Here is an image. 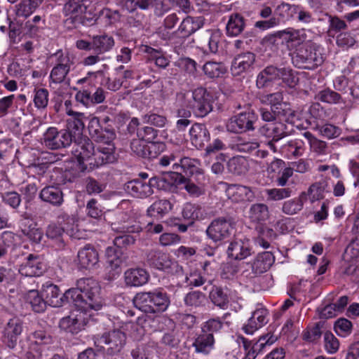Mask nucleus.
<instances>
[{
	"label": "nucleus",
	"instance_id": "1",
	"mask_svg": "<svg viewBox=\"0 0 359 359\" xmlns=\"http://www.w3.org/2000/svg\"><path fill=\"white\" fill-rule=\"evenodd\" d=\"M100 287L92 278H82L77 281L76 287L61 294L59 287L52 283L43 285L42 296L46 303L53 307H60L65 303H72L79 310H100L103 301L100 296Z\"/></svg>",
	"mask_w": 359,
	"mask_h": 359
},
{
	"label": "nucleus",
	"instance_id": "2",
	"mask_svg": "<svg viewBox=\"0 0 359 359\" xmlns=\"http://www.w3.org/2000/svg\"><path fill=\"white\" fill-rule=\"evenodd\" d=\"M66 112L72 118L67 121V128L59 130L55 127L48 128L43 135L42 144L49 149L57 150L66 148L82 135L86 118L83 113L76 112L69 109L70 101H65Z\"/></svg>",
	"mask_w": 359,
	"mask_h": 359
},
{
	"label": "nucleus",
	"instance_id": "3",
	"mask_svg": "<svg viewBox=\"0 0 359 359\" xmlns=\"http://www.w3.org/2000/svg\"><path fill=\"white\" fill-rule=\"evenodd\" d=\"M133 304L144 313H162L168 309L170 299L165 292L155 290L152 292L137 293L133 298Z\"/></svg>",
	"mask_w": 359,
	"mask_h": 359
},
{
	"label": "nucleus",
	"instance_id": "4",
	"mask_svg": "<svg viewBox=\"0 0 359 359\" xmlns=\"http://www.w3.org/2000/svg\"><path fill=\"white\" fill-rule=\"evenodd\" d=\"M73 142L75 143L73 154L78 160V163L75 165L74 168L66 172V177L69 175H72L69 178V181H73L76 178L81 177V174L87 169L86 165H84V161H93L95 153L93 143L88 137H83L81 135Z\"/></svg>",
	"mask_w": 359,
	"mask_h": 359
},
{
	"label": "nucleus",
	"instance_id": "5",
	"mask_svg": "<svg viewBox=\"0 0 359 359\" xmlns=\"http://www.w3.org/2000/svg\"><path fill=\"white\" fill-rule=\"evenodd\" d=\"M293 64L301 69H314L324 62L320 46L315 43H309L299 47L293 53Z\"/></svg>",
	"mask_w": 359,
	"mask_h": 359
},
{
	"label": "nucleus",
	"instance_id": "6",
	"mask_svg": "<svg viewBox=\"0 0 359 359\" xmlns=\"http://www.w3.org/2000/svg\"><path fill=\"white\" fill-rule=\"evenodd\" d=\"M126 342V335L120 329H114L95 337V344L104 351L114 355L122 350Z\"/></svg>",
	"mask_w": 359,
	"mask_h": 359
},
{
	"label": "nucleus",
	"instance_id": "7",
	"mask_svg": "<svg viewBox=\"0 0 359 359\" xmlns=\"http://www.w3.org/2000/svg\"><path fill=\"white\" fill-rule=\"evenodd\" d=\"M187 107L198 117H204L212 110V96L202 87L193 90L191 99L188 100Z\"/></svg>",
	"mask_w": 359,
	"mask_h": 359
},
{
	"label": "nucleus",
	"instance_id": "8",
	"mask_svg": "<svg viewBox=\"0 0 359 359\" xmlns=\"http://www.w3.org/2000/svg\"><path fill=\"white\" fill-rule=\"evenodd\" d=\"M178 164H175V172L180 175L184 173L183 176L186 177L194 178L195 181L203 184L204 181L205 173L203 169L200 168V161L196 158H191L189 157L184 156L180 154V158L179 159Z\"/></svg>",
	"mask_w": 359,
	"mask_h": 359
},
{
	"label": "nucleus",
	"instance_id": "9",
	"mask_svg": "<svg viewBox=\"0 0 359 359\" xmlns=\"http://www.w3.org/2000/svg\"><path fill=\"white\" fill-rule=\"evenodd\" d=\"M165 181L157 177H151L149 182L141 180H134L126 184V190L131 195L137 198L147 197L154 193V188L160 189Z\"/></svg>",
	"mask_w": 359,
	"mask_h": 359
},
{
	"label": "nucleus",
	"instance_id": "10",
	"mask_svg": "<svg viewBox=\"0 0 359 359\" xmlns=\"http://www.w3.org/2000/svg\"><path fill=\"white\" fill-rule=\"evenodd\" d=\"M62 13L65 15L64 22L69 29L76 28L83 24V13L86 6L83 4L86 0H65Z\"/></svg>",
	"mask_w": 359,
	"mask_h": 359
},
{
	"label": "nucleus",
	"instance_id": "11",
	"mask_svg": "<svg viewBox=\"0 0 359 359\" xmlns=\"http://www.w3.org/2000/svg\"><path fill=\"white\" fill-rule=\"evenodd\" d=\"M275 262V257L271 252L259 253L252 262L246 263L247 269L242 275L248 278H253L268 271Z\"/></svg>",
	"mask_w": 359,
	"mask_h": 359
},
{
	"label": "nucleus",
	"instance_id": "12",
	"mask_svg": "<svg viewBox=\"0 0 359 359\" xmlns=\"http://www.w3.org/2000/svg\"><path fill=\"white\" fill-rule=\"evenodd\" d=\"M147 262L156 269L172 273L182 270L176 262L172 261L169 255L157 250H151L147 253Z\"/></svg>",
	"mask_w": 359,
	"mask_h": 359
},
{
	"label": "nucleus",
	"instance_id": "13",
	"mask_svg": "<svg viewBox=\"0 0 359 359\" xmlns=\"http://www.w3.org/2000/svg\"><path fill=\"white\" fill-rule=\"evenodd\" d=\"M233 228L231 219L219 217L209 224L206 229V233L210 239L214 242H219L229 237Z\"/></svg>",
	"mask_w": 359,
	"mask_h": 359
},
{
	"label": "nucleus",
	"instance_id": "14",
	"mask_svg": "<svg viewBox=\"0 0 359 359\" xmlns=\"http://www.w3.org/2000/svg\"><path fill=\"white\" fill-rule=\"evenodd\" d=\"M257 121V116L252 111L242 112L232 116L226 123L228 131L240 133L255 129L253 125Z\"/></svg>",
	"mask_w": 359,
	"mask_h": 359
},
{
	"label": "nucleus",
	"instance_id": "15",
	"mask_svg": "<svg viewBox=\"0 0 359 359\" xmlns=\"http://www.w3.org/2000/svg\"><path fill=\"white\" fill-rule=\"evenodd\" d=\"M138 138L134 139L130 142V149L136 155L144 158H154L157 157L164 145L161 143L149 142Z\"/></svg>",
	"mask_w": 359,
	"mask_h": 359
},
{
	"label": "nucleus",
	"instance_id": "16",
	"mask_svg": "<svg viewBox=\"0 0 359 359\" xmlns=\"http://www.w3.org/2000/svg\"><path fill=\"white\" fill-rule=\"evenodd\" d=\"M256 55L251 52L236 55L231 62V72L233 76H240L251 72L254 68Z\"/></svg>",
	"mask_w": 359,
	"mask_h": 359
},
{
	"label": "nucleus",
	"instance_id": "17",
	"mask_svg": "<svg viewBox=\"0 0 359 359\" xmlns=\"http://www.w3.org/2000/svg\"><path fill=\"white\" fill-rule=\"evenodd\" d=\"M46 269V265L43 259L38 255L30 254L22 263L18 271L25 276H39L43 273Z\"/></svg>",
	"mask_w": 359,
	"mask_h": 359
},
{
	"label": "nucleus",
	"instance_id": "18",
	"mask_svg": "<svg viewBox=\"0 0 359 359\" xmlns=\"http://www.w3.org/2000/svg\"><path fill=\"white\" fill-rule=\"evenodd\" d=\"M83 311H77L62 318L60 322V328L72 334H77L83 330L86 325V318Z\"/></svg>",
	"mask_w": 359,
	"mask_h": 359
},
{
	"label": "nucleus",
	"instance_id": "19",
	"mask_svg": "<svg viewBox=\"0 0 359 359\" xmlns=\"http://www.w3.org/2000/svg\"><path fill=\"white\" fill-rule=\"evenodd\" d=\"M21 217L20 229L22 234L31 242L39 243L43 237L42 229L38 227L37 223L28 214L24 213Z\"/></svg>",
	"mask_w": 359,
	"mask_h": 359
},
{
	"label": "nucleus",
	"instance_id": "20",
	"mask_svg": "<svg viewBox=\"0 0 359 359\" xmlns=\"http://www.w3.org/2000/svg\"><path fill=\"white\" fill-rule=\"evenodd\" d=\"M77 261L79 266L81 269H93L99 262L98 252L93 246L86 245L79 250Z\"/></svg>",
	"mask_w": 359,
	"mask_h": 359
},
{
	"label": "nucleus",
	"instance_id": "21",
	"mask_svg": "<svg viewBox=\"0 0 359 359\" xmlns=\"http://www.w3.org/2000/svg\"><path fill=\"white\" fill-rule=\"evenodd\" d=\"M114 151V144H108V147L104 144L97 145L95 149L93 161L89 162V165L93 167H99L114 162L116 159Z\"/></svg>",
	"mask_w": 359,
	"mask_h": 359
},
{
	"label": "nucleus",
	"instance_id": "22",
	"mask_svg": "<svg viewBox=\"0 0 359 359\" xmlns=\"http://www.w3.org/2000/svg\"><path fill=\"white\" fill-rule=\"evenodd\" d=\"M22 332V321L17 318H11L6 325L2 333L4 342L9 348H14L18 337Z\"/></svg>",
	"mask_w": 359,
	"mask_h": 359
},
{
	"label": "nucleus",
	"instance_id": "23",
	"mask_svg": "<svg viewBox=\"0 0 359 359\" xmlns=\"http://www.w3.org/2000/svg\"><path fill=\"white\" fill-rule=\"evenodd\" d=\"M229 257L234 259L241 260L251 255V247L249 239L235 238L228 247Z\"/></svg>",
	"mask_w": 359,
	"mask_h": 359
},
{
	"label": "nucleus",
	"instance_id": "24",
	"mask_svg": "<svg viewBox=\"0 0 359 359\" xmlns=\"http://www.w3.org/2000/svg\"><path fill=\"white\" fill-rule=\"evenodd\" d=\"M267 316L268 311L266 309L263 308L256 309L252 313L248 323L243 325V331L248 334H253L267 323Z\"/></svg>",
	"mask_w": 359,
	"mask_h": 359
},
{
	"label": "nucleus",
	"instance_id": "25",
	"mask_svg": "<svg viewBox=\"0 0 359 359\" xmlns=\"http://www.w3.org/2000/svg\"><path fill=\"white\" fill-rule=\"evenodd\" d=\"M215 343V337L212 334L201 332L195 338L192 346L197 353L208 355L214 349Z\"/></svg>",
	"mask_w": 359,
	"mask_h": 359
},
{
	"label": "nucleus",
	"instance_id": "26",
	"mask_svg": "<svg viewBox=\"0 0 359 359\" xmlns=\"http://www.w3.org/2000/svg\"><path fill=\"white\" fill-rule=\"evenodd\" d=\"M191 144L196 147H203L210 140V133L206 126L201 123L194 124L190 130Z\"/></svg>",
	"mask_w": 359,
	"mask_h": 359
},
{
	"label": "nucleus",
	"instance_id": "27",
	"mask_svg": "<svg viewBox=\"0 0 359 359\" xmlns=\"http://www.w3.org/2000/svg\"><path fill=\"white\" fill-rule=\"evenodd\" d=\"M261 133L273 141H278L287 136L286 126L280 121L268 123L261 128Z\"/></svg>",
	"mask_w": 359,
	"mask_h": 359
},
{
	"label": "nucleus",
	"instance_id": "28",
	"mask_svg": "<svg viewBox=\"0 0 359 359\" xmlns=\"http://www.w3.org/2000/svg\"><path fill=\"white\" fill-rule=\"evenodd\" d=\"M227 191L229 198L234 202L252 201L255 198V193L249 187L233 184L229 187Z\"/></svg>",
	"mask_w": 359,
	"mask_h": 359
},
{
	"label": "nucleus",
	"instance_id": "29",
	"mask_svg": "<svg viewBox=\"0 0 359 359\" xmlns=\"http://www.w3.org/2000/svg\"><path fill=\"white\" fill-rule=\"evenodd\" d=\"M149 279L148 273L143 269H130L125 272V281L128 285L138 287L145 284Z\"/></svg>",
	"mask_w": 359,
	"mask_h": 359
},
{
	"label": "nucleus",
	"instance_id": "30",
	"mask_svg": "<svg viewBox=\"0 0 359 359\" xmlns=\"http://www.w3.org/2000/svg\"><path fill=\"white\" fill-rule=\"evenodd\" d=\"M40 198L55 206H60L63 203V194L60 188L54 186L46 187L40 192Z\"/></svg>",
	"mask_w": 359,
	"mask_h": 359
},
{
	"label": "nucleus",
	"instance_id": "31",
	"mask_svg": "<svg viewBox=\"0 0 359 359\" xmlns=\"http://www.w3.org/2000/svg\"><path fill=\"white\" fill-rule=\"evenodd\" d=\"M204 18L203 16L185 18L179 27V31L184 36H188L196 31L201 29L204 25Z\"/></svg>",
	"mask_w": 359,
	"mask_h": 359
},
{
	"label": "nucleus",
	"instance_id": "32",
	"mask_svg": "<svg viewBox=\"0 0 359 359\" xmlns=\"http://www.w3.org/2000/svg\"><path fill=\"white\" fill-rule=\"evenodd\" d=\"M278 67L269 65L260 72L256 80L258 88H264L269 86L273 81L278 79Z\"/></svg>",
	"mask_w": 359,
	"mask_h": 359
},
{
	"label": "nucleus",
	"instance_id": "33",
	"mask_svg": "<svg viewBox=\"0 0 359 359\" xmlns=\"http://www.w3.org/2000/svg\"><path fill=\"white\" fill-rule=\"evenodd\" d=\"M273 36L276 38L282 39L286 43L300 44L306 39V34L302 33L299 29L287 28L283 30L275 32Z\"/></svg>",
	"mask_w": 359,
	"mask_h": 359
},
{
	"label": "nucleus",
	"instance_id": "34",
	"mask_svg": "<svg viewBox=\"0 0 359 359\" xmlns=\"http://www.w3.org/2000/svg\"><path fill=\"white\" fill-rule=\"evenodd\" d=\"M179 182L184 184L185 190L191 196H198L203 194L204 187L208 182V179L204 176V181L203 184L195 181L194 178H188L183 175L179 176Z\"/></svg>",
	"mask_w": 359,
	"mask_h": 359
},
{
	"label": "nucleus",
	"instance_id": "35",
	"mask_svg": "<svg viewBox=\"0 0 359 359\" xmlns=\"http://www.w3.org/2000/svg\"><path fill=\"white\" fill-rule=\"evenodd\" d=\"M64 232V227L60 226L55 222L50 223L46 229V237L55 242L58 250L63 249L65 245L63 239Z\"/></svg>",
	"mask_w": 359,
	"mask_h": 359
},
{
	"label": "nucleus",
	"instance_id": "36",
	"mask_svg": "<svg viewBox=\"0 0 359 359\" xmlns=\"http://www.w3.org/2000/svg\"><path fill=\"white\" fill-rule=\"evenodd\" d=\"M303 136L308 140L310 151L317 156H324L328 154V144L318 139L311 133L307 131L303 133Z\"/></svg>",
	"mask_w": 359,
	"mask_h": 359
},
{
	"label": "nucleus",
	"instance_id": "37",
	"mask_svg": "<svg viewBox=\"0 0 359 359\" xmlns=\"http://www.w3.org/2000/svg\"><path fill=\"white\" fill-rule=\"evenodd\" d=\"M244 18L239 13L230 15L226 26V34L229 36H236L244 29Z\"/></svg>",
	"mask_w": 359,
	"mask_h": 359
},
{
	"label": "nucleus",
	"instance_id": "38",
	"mask_svg": "<svg viewBox=\"0 0 359 359\" xmlns=\"http://www.w3.org/2000/svg\"><path fill=\"white\" fill-rule=\"evenodd\" d=\"M114 45L113 37L107 34L96 35L93 37V49L98 54L109 51Z\"/></svg>",
	"mask_w": 359,
	"mask_h": 359
},
{
	"label": "nucleus",
	"instance_id": "39",
	"mask_svg": "<svg viewBox=\"0 0 359 359\" xmlns=\"http://www.w3.org/2000/svg\"><path fill=\"white\" fill-rule=\"evenodd\" d=\"M269 216V208L264 203H255L249 210V217L254 222L266 221Z\"/></svg>",
	"mask_w": 359,
	"mask_h": 359
},
{
	"label": "nucleus",
	"instance_id": "40",
	"mask_svg": "<svg viewBox=\"0 0 359 359\" xmlns=\"http://www.w3.org/2000/svg\"><path fill=\"white\" fill-rule=\"evenodd\" d=\"M43 0H22L16 6L15 14L18 17L27 18L41 4Z\"/></svg>",
	"mask_w": 359,
	"mask_h": 359
},
{
	"label": "nucleus",
	"instance_id": "41",
	"mask_svg": "<svg viewBox=\"0 0 359 359\" xmlns=\"http://www.w3.org/2000/svg\"><path fill=\"white\" fill-rule=\"evenodd\" d=\"M209 298L215 306L225 309L229 303V297L224 290L217 286H213L210 291Z\"/></svg>",
	"mask_w": 359,
	"mask_h": 359
},
{
	"label": "nucleus",
	"instance_id": "42",
	"mask_svg": "<svg viewBox=\"0 0 359 359\" xmlns=\"http://www.w3.org/2000/svg\"><path fill=\"white\" fill-rule=\"evenodd\" d=\"M184 302L187 306L197 308L204 306L207 302V298L203 292L195 290L187 293L184 297Z\"/></svg>",
	"mask_w": 359,
	"mask_h": 359
},
{
	"label": "nucleus",
	"instance_id": "43",
	"mask_svg": "<svg viewBox=\"0 0 359 359\" xmlns=\"http://www.w3.org/2000/svg\"><path fill=\"white\" fill-rule=\"evenodd\" d=\"M172 209V204L168 200L155 201L149 208L148 214L151 217H163Z\"/></svg>",
	"mask_w": 359,
	"mask_h": 359
},
{
	"label": "nucleus",
	"instance_id": "44",
	"mask_svg": "<svg viewBox=\"0 0 359 359\" xmlns=\"http://www.w3.org/2000/svg\"><path fill=\"white\" fill-rule=\"evenodd\" d=\"M158 0H123L122 6L128 12H133L137 8L148 10L153 7Z\"/></svg>",
	"mask_w": 359,
	"mask_h": 359
},
{
	"label": "nucleus",
	"instance_id": "45",
	"mask_svg": "<svg viewBox=\"0 0 359 359\" xmlns=\"http://www.w3.org/2000/svg\"><path fill=\"white\" fill-rule=\"evenodd\" d=\"M326 15L328 17L329 27L327 34L330 36L334 37L336 34H339L347 29V24L339 17L327 13Z\"/></svg>",
	"mask_w": 359,
	"mask_h": 359
},
{
	"label": "nucleus",
	"instance_id": "46",
	"mask_svg": "<svg viewBox=\"0 0 359 359\" xmlns=\"http://www.w3.org/2000/svg\"><path fill=\"white\" fill-rule=\"evenodd\" d=\"M27 301L35 312H43L46 308L47 303L46 299L36 290H30L28 292Z\"/></svg>",
	"mask_w": 359,
	"mask_h": 359
},
{
	"label": "nucleus",
	"instance_id": "47",
	"mask_svg": "<svg viewBox=\"0 0 359 359\" xmlns=\"http://www.w3.org/2000/svg\"><path fill=\"white\" fill-rule=\"evenodd\" d=\"M228 170L235 175H243L248 170V163L245 158L241 156L231 158L227 163Z\"/></svg>",
	"mask_w": 359,
	"mask_h": 359
},
{
	"label": "nucleus",
	"instance_id": "48",
	"mask_svg": "<svg viewBox=\"0 0 359 359\" xmlns=\"http://www.w3.org/2000/svg\"><path fill=\"white\" fill-rule=\"evenodd\" d=\"M275 115L277 121L292 122L294 116V111L290 107L283 102L279 105H275Z\"/></svg>",
	"mask_w": 359,
	"mask_h": 359
},
{
	"label": "nucleus",
	"instance_id": "49",
	"mask_svg": "<svg viewBox=\"0 0 359 359\" xmlns=\"http://www.w3.org/2000/svg\"><path fill=\"white\" fill-rule=\"evenodd\" d=\"M204 73L210 78H217L226 72L223 63L216 62H207L203 67Z\"/></svg>",
	"mask_w": 359,
	"mask_h": 359
},
{
	"label": "nucleus",
	"instance_id": "50",
	"mask_svg": "<svg viewBox=\"0 0 359 359\" xmlns=\"http://www.w3.org/2000/svg\"><path fill=\"white\" fill-rule=\"evenodd\" d=\"M182 215L185 219L191 220L202 219L204 218L205 212L201 206L196 204L187 203L185 205Z\"/></svg>",
	"mask_w": 359,
	"mask_h": 359
},
{
	"label": "nucleus",
	"instance_id": "51",
	"mask_svg": "<svg viewBox=\"0 0 359 359\" xmlns=\"http://www.w3.org/2000/svg\"><path fill=\"white\" fill-rule=\"evenodd\" d=\"M313 129L318 131L320 135L327 139L336 138L341 134L340 128L330 123L317 124Z\"/></svg>",
	"mask_w": 359,
	"mask_h": 359
},
{
	"label": "nucleus",
	"instance_id": "52",
	"mask_svg": "<svg viewBox=\"0 0 359 359\" xmlns=\"http://www.w3.org/2000/svg\"><path fill=\"white\" fill-rule=\"evenodd\" d=\"M267 200L277 201L290 198L292 190L290 188H273L265 191Z\"/></svg>",
	"mask_w": 359,
	"mask_h": 359
},
{
	"label": "nucleus",
	"instance_id": "53",
	"mask_svg": "<svg viewBox=\"0 0 359 359\" xmlns=\"http://www.w3.org/2000/svg\"><path fill=\"white\" fill-rule=\"evenodd\" d=\"M115 137L114 130L111 128L104 127L93 139L97 142L98 145L104 144L105 147H108V144H114L113 141Z\"/></svg>",
	"mask_w": 359,
	"mask_h": 359
},
{
	"label": "nucleus",
	"instance_id": "54",
	"mask_svg": "<svg viewBox=\"0 0 359 359\" xmlns=\"http://www.w3.org/2000/svg\"><path fill=\"white\" fill-rule=\"evenodd\" d=\"M299 8V5L290 4L283 1L276 6L275 11L281 18H290L297 14Z\"/></svg>",
	"mask_w": 359,
	"mask_h": 359
},
{
	"label": "nucleus",
	"instance_id": "55",
	"mask_svg": "<svg viewBox=\"0 0 359 359\" xmlns=\"http://www.w3.org/2000/svg\"><path fill=\"white\" fill-rule=\"evenodd\" d=\"M303 205V201L300 198H293L283 203L282 211L286 215H293L301 211Z\"/></svg>",
	"mask_w": 359,
	"mask_h": 359
},
{
	"label": "nucleus",
	"instance_id": "56",
	"mask_svg": "<svg viewBox=\"0 0 359 359\" xmlns=\"http://www.w3.org/2000/svg\"><path fill=\"white\" fill-rule=\"evenodd\" d=\"M318 100L328 104H339L342 102L341 96L330 88L320 91L317 95Z\"/></svg>",
	"mask_w": 359,
	"mask_h": 359
},
{
	"label": "nucleus",
	"instance_id": "57",
	"mask_svg": "<svg viewBox=\"0 0 359 359\" xmlns=\"http://www.w3.org/2000/svg\"><path fill=\"white\" fill-rule=\"evenodd\" d=\"M278 79L290 87L294 86L298 82V78L294 72L288 67H278Z\"/></svg>",
	"mask_w": 359,
	"mask_h": 359
},
{
	"label": "nucleus",
	"instance_id": "58",
	"mask_svg": "<svg viewBox=\"0 0 359 359\" xmlns=\"http://www.w3.org/2000/svg\"><path fill=\"white\" fill-rule=\"evenodd\" d=\"M355 43V35L349 32H341L336 36V43L340 48H348Z\"/></svg>",
	"mask_w": 359,
	"mask_h": 359
},
{
	"label": "nucleus",
	"instance_id": "59",
	"mask_svg": "<svg viewBox=\"0 0 359 359\" xmlns=\"http://www.w3.org/2000/svg\"><path fill=\"white\" fill-rule=\"evenodd\" d=\"M16 278L15 270L11 266H0V285L4 287L11 284Z\"/></svg>",
	"mask_w": 359,
	"mask_h": 359
},
{
	"label": "nucleus",
	"instance_id": "60",
	"mask_svg": "<svg viewBox=\"0 0 359 359\" xmlns=\"http://www.w3.org/2000/svg\"><path fill=\"white\" fill-rule=\"evenodd\" d=\"M220 40V34L218 32H212L209 33L208 36L204 39L203 41V48L212 53H215L218 50L219 42Z\"/></svg>",
	"mask_w": 359,
	"mask_h": 359
},
{
	"label": "nucleus",
	"instance_id": "61",
	"mask_svg": "<svg viewBox=\"0 0 359 359\" xmlns=\"http://www.w3.org/2000/svg\"><path fill=\"white\" fill-rule=\"evenodd\" d=\"M278 340V337L269 332L266 334L262 335L259 339L253 344V346L259 353L264 351L266 346H271Z\"/></svg>",
	"mask_w": 359,
	"mask_h": 359
},
{
	"label": "nucleus",
	"instance_id": "62",
	"mask_svg": "<svg viewBox=\"0 0 359 359\" xmlns=\"http://www.w3.org/2000/svg\"><path fill=\"white\" fill-rule=\"evenodd\" d=\"M145 52L149 55L151 60L155 61V64L158 67L165 68L169 65L168 59L163 56L160 51L151 47L146 46Z\"/></svg>",
	"mask_w": 359,
	"mask_h": 359
},
{
	"label": "nucleus",
	"instance_id": "63",
	"mask_svg": "<svg viewBox=\"0 0 359 359\" xmlns=\"http://www.w3.org/2000/svg\"><path fill=\"white\" fill-rule=\"evenodd\" d=\"M49 93L47 89L39 88L34 90V103L38 109H45L48 103Z\"/></svg>",
	"mask_w": 359,
	"mask_h": 359
},
{
	"label": "nucleus",
	"instance_id": "64",
	"mask_svg": "<svg viewBox=\"0 0 359 359\" xmlns=\"http://www.w3.org/2000/svg\"><path fill=\"white\" fill-rule=\"evenodd\" d=\"M181 151L177 150L172 153L163 155L159 158V164L163 167L171 165L172 170L175 172L174 165L178 164L179 159L180 158Z\"/></svg>",
	"mask_w": 359,
	"mask_h": 359
}]
</instances>
